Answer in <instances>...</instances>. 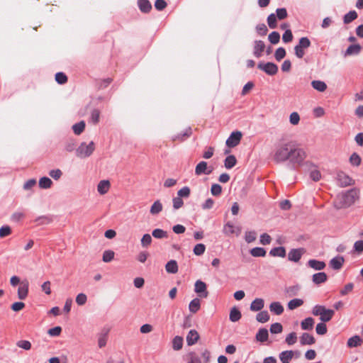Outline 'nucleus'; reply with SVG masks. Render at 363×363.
I'll use <instances>...</instances> for the list:
<instances>
[{"label": "nucleus", "instance_id": "f257e3e1", "mask_svg": "<svg viewBox=\"0 0 363 363\" xmlns=\"http://www.w3.org/2000/svg\"><path fill=\"white\" fill-rule=\"evenodd\" d=\"M306 158V152L304 149L296 147L291 142L278 145L273 155V160L275 163L279 164L289 161L293 169L303 166Z\"/></svg>", "mask_w": 363, "mask_h": 363}, {"label": "nucleus", "instance_id": "f03ea898", "mask_svg": "<svg viewBox=\"0 0 363 363\" xmlns=\"http://www.w3.org/2000/svg\"><path fill=\"white\" fill-rule=\"evenodd\" d=\"M312 313L313 315L320 316V320L323 322L330 321L334 314L335 311L332 309H327L324 306L321 305H315L312 310Z\"/></svg>", "mask_w": 363, "mask_h": 363}, {"label": "nucleus", "instance_id": "7ed1b4c3", "mask_svg": "<svg viewBox=\"0 0 363 363\" xmlns=\"http://www.w3.org/2000/svg\"><path fill=\"white\" fill-rule=\"evenodd\" d=\"M95 145L94 142H90L88 145L86 143H82L76 150V155L77 157L84 158L89 157L94 152Z\"/></svg>", "mask_w": 363, "mask_h": 363}, {"label": "nucleus", "instance_id": "20e7f679", "mask_svg": "<svg viewBox=\"0 0 363 363\" xmlns=\"http://www.w3.org/2000/svg\"><path fill=\"white\" fill-rule=\"evenodd\" d=\"M311 46V41L307 37H302L299 39L298 43L294 47L295 55L298 58H302L305 55V49Z\"/></svg>", "mask_w": 363, "mask_h": 363}, {"label": "nucleus", "instance_id": "39448f33", "mask_svg": "<svg viewBox=\"0 0 363 363\" xmlns=\"http://www.w3.org/2000/svg\"><path fill=\"white\" fill-rule=\"evenodd\" d=\"M257 68L270 76L275 75L278 72V66L274 62H259L257 65Z\"/></svg>", "mask_w": 363, "mask_h": 363}, {"label": "nucleus", "instance_id": "423d86ee", "mask_svg": "<svg viewBox=\"0 0 363 363\" xmlns=\"http://www.w3.org/2000/svg\"><path fill=\"white\" fill-rule=\"evenodd\" d=\"M242 138V133L240 131L233 132L226 140L225 144L229 147L237 146Z\"/></svg>", "mask_w": 363, "mask_h": 363}, {"label": "nucleus", "instance_id": "0eeeda50", "mask_svg": "<svg viewBox=\"0 0 363 363\" xmlns=\"http://www.w3.org/2000/svg\"><path fill=\"white\" fill-rule=\"evenodd\" d=\"M305 252V249L302 247L291 249L288 253V259L291 262H298Z\"/></svg>", "mask_w": 363, "mask_h": 363}, {"label": "nucleus", "instance_id": "6e6552de", "mask_svg": "<svg viewBox=\"0 0 363 363\" xmlns=\"http://www.w3.org/2000/svg\"><path fill=\"white\" fill-rule=\"evenodd\" d=\"M206 284L205 282L197 280L194 285V291L196 294H199L201 298H206L208 295V292L206 290Z\"/></svg>", "mask_w": 363, "mask_h": 363}, {"label": "nucleus", "instance_id": "1a4fd4ad", "mask_svg": "<svg viewBox=\"0 0 363 363\" xmlns=\"http://www.w3.org/2000/svg\"><path fill=\"white\" fill-rule=\"evenodd\" d=\"M213 172L212 167H208L205 161L200 162L195 168V174L198 176L201 174H210Z\"/></svg>", "mask_w": 363, "mask_h": 363}, {"label": "nucleus", "instance_id": "9d476101", "mask_svg": "<svg viewBox=\"0 0 363 363\" xmlns=\"http://www.w3.org/2000/svg\"><path fill=\"white\" fill-rule=\"evenodd\" d=\"M29 282L27 279L21 281L18 289V297L21 300L26 298L28 294Z\"/></svg>", "mask_w": 363, "mask_h": 363}, {"label": "nucleus", "instance_id": "9b49d317", "mask_svg": "<svg viewBox=\"0 0 363 363\" xmlns=\"http://www.w3.org/2000/svg\"><path fill=\"white\" fill-rule=\"evenodd\" d=\"M337 179L342 186H348L354 184L353 179L343 172H340L337 173Z\"/></svg>", "mask_w": 363, "mask_h": 363}, {"label": "nucleus", "instance_id": "f8f14e48", "mask_svg": "<svg viewBox=\"0 0 363 363\" xmlns=\"http://www.w3.org/2000/svg\"><path fill=\"white\" fill-rule=\"evenodd\" d=\"M345 262V259L342 256H337L333 258L330 261V267L335 270H339L342 268L343 264Z\"/></svg>", "mask_w": 363, "mask_h": 363}, {"label": "nucleus", "instance_id": "ddd939ff", "mask_svg": "<svg viewBox=\"0 0 363 363\" xmlns=\"http://www.w3.org/2000/svg\"><path fill=\"white\" fill-rule=\"evenodd\" d=\"M264 49L265 44L262 40L255 41L253 54L256 57H260Z\"/></svg>", "mask_w": 363, "mask_h": 363}, {"label": "nucleus", "instance_id": "4468645a", "mask_svg": "<svg viewBox=\"0 0 363 363\" xmlns=\"http://www.w3.org/2000/svg\"><path fill=\"white\" fill-rule=\"evenodd\" d=\"M199 339V335L196 330H191L187 336H186V342L188 345H193Z\"/></svg>", "mask_w": 363, "mask_h": 363}, {"label": "nucleus", "instance_id": "2eb2a0df", "mask_svg": "<svg viewBox=\"0 0 363 363\" xmlns=\"http://www.w3.org/2000/svg\"><path fill=\"white\" fill-rule=\"evenodd\" d=\"M294 352L293 350L283 351L279 355L280 361L282 363H289L290 361L294 357Z\"/></svg>", "mask_w": 363, "mask_h": 363}, {"label": "nucleus", "instance_id": "dca6fc26", "mask_svg": "<svg viewBox=\"0 0 363 363\" xmlns=\"http://www.w3.org/2000/svg\"><path fill=\"white\" fill-rule=\"evenodd\" d=\"M110 186L108 180H101L97 185V191L100 194L104 195L108 191Z\"/></svg>", "mask_w": 363, "mask_h": 363}, {"label": "nucleus", "instance_id": "f3484780", "mask_svg": "<svg viewBox=\"0 0 363 363\" xmlns=\"http://www.w3.org/2000/svg\"><path fill=\"white\" fill-rule=\"evenodd\" d=\"M138 6L141 12L147 13L152 9V4L148 0H138Z\"/></svg>", "mask_w": 363, "mask_h": 363}, {"label": "nucleus", "instance_id": "a211bd4d", "mask_svg": "<svg viewBox=\"0 0 363 363\" xmlns=\"http://www.w3.org/2000/svg\"><path fill=\"white\" fill-rule=\"evenodd\" d=\"M315 342L314 337L309 333H303L300 337V343L301 345H313Z\"/></svg>", "mask_w": 363, "mask_h": 363}, {"label": "nucleus", "instance_id": "6ab92c4d", "mask_svg": "<svg viewBox=\"0 0 363 363\" xmlns=\"http://www.w3.org/2000/svg\"><path fill=\"white\" fill-rule=\"evenodd\" d=\"M264 300L261 298H257L251 303L250 310L252 311H259L264 308Z\"/></svg>", "mask_w": 363, "mask_h": 363}, {"label": "nucleus", "instance_id": "aec40b11", "mask_svg": "<svg viewBox=\"0 0 363 363\" xmlns=\"http://www.w3.org/2000/svg\"><path fill=\"white\" fill-rule=\"evenodd\" d=\"M269 255L272 257H285L286 249L284 247H276L269 251Z\"/></svg>", "mask_w": 363, "mask_h": 363}, {"label": "nucleus", "instance_id": "412c9836", "mask_svg": "<svg viewBox=\"0 0 363 363\" xmlns=\"http://www.w3.org/2000/svg\"><path fill=\"white\" fill-rule=\"evenodd\" d=\"M328 276L325 272H318L313 275L312 280L316 284H320L327 281Z\"/></svg>", "mask_w": 363, "mask_h": 363}, {"label": "nucleus", "instance_id": "4be33fe9", "mask_svg": "<svg viewBox=\"0 0 363 363\" xmlns=\"http://www.w3.org/2000/svg\"><path fill=\"white\" fill-rule=\"evenodd\" d=\"M269 310L276 315H281L284 312V307L279 302L275 301L269 305Z\"/></svg>", "mask_w": 363, "mask_h": 363}, {"label": "nucleus", "instance_id": "5701e85b", "mask_svg": "<svg viewBox=\"0 0 363 363\" xmlns=\"http://www.w3.org/2000/svg\"><path fill=\"white\" fill-rule=\"evenodd\" d=\"M308 265L315 270H322L325 267L324 262L316 259H310L308 262Z\"/></svg>", "mask_w": 363, "mask_h": 363}, {"label": "nucleus", "instance_id": "b1692460", "mask_svg": "<svg viewBox=\"0 0 363 363\" xmlns=\"http://www.w3.org/2000/svg\"><path fill=\"white\" fill-rule=\"evenodd\" d=\"M362 342V338L359 335H354L348 339L347 345L348 347L359 346Z\"/></svg>", "mask_w": 363, "mask_h": 363}, {"label": "nucleus", "instance_id": "393cba45", "mask_svg": "<svg viewBox=\"0 0 363 363\" xmlns=\"http://www.w3.org/2000/svg\"><path fill=\"white\" fill-rule=\"evenodd\" d=\"M165 269L168 273L176 274L178 272V265L177 261L172 259L165 265Z\"/></svg>", "mask_w": 363, "mask_h": 363}, {"label": "nucleus", "instance_id": "a878e982", "mask_svg": "<svg viewBox=\"0 0 363 363\" xmlns=\"http://www.w3.org/2000/svg\"><path fill=\"white\" fill-rule=\"evenodd\" d=\"M241 313L238 308L234 306L233 308H231L229 316L230 321L237 322L241 318Z\"/></svg>", "mask_w": 363, "mask_h": 363}, {"label": "nucleus", "instance_id": "bb28decb", "mask_svg": "<svg viewBox=\"0 0 363 363\" xmlns=\"http://www.w3.org/2000/svg\"><path fill=\"white\" fill-rule=\"evenodd\" d=\"M361 50V46L359 44L350 45L345 52V56L357 55Z\"/></svg>", "mask_w": 363, "mask_h": 363}, {"label": "nucleus", "instance_id": "cd10ccee", "mask_svg": "<svg viewBox=\"0 0 363 363\" xmlns=\"http://www.w3.org/2000/svg\"><path fill=\"white\" fill-rule=\"evenodd\" d=\"M268 337L269 333L266 328H260L256 335L257 340L261 342H266L268 339Z\"/></svg>", "mask_w": 363, "mask_h": 363}, {"label": "nucleus", "instance_id": "c85d7f7f", "mask_svg": "<svg viewBox=\"0 0 363 363\" xmlns=\"http://www.w3.org/2000/svg\"><path fill=\"white\" fill-rule=\"evenodd\" d=\"M200 307H201V301H200V299L198 298H194L189 303V309L193 313H196L197 311H199V310L200 309Z\"/></svg>", "mask_w": 363, "mask_h": 363}, {"label": "nucleus", "instance_id": "c756f323", "mask_svg": "<svg viewBox=\"0 0 363 363\" xmlns=\"http://www.w3.org/2000/svg\"><path fill=\"white\" fill-rule=\"evenodd\" d=\"M162 211V204L160 200L155 201L150 207V213L152 215H157Z\"/></svg>", "mask_w": 363, "mask_h": 363}, {"label": "nucleus", "instance_id": "7c9ffc66", "mask_svg": "<svg viewBox=\"0 0 363 363\" xmlns=\"http://www.w3.org/2000/svg\"><path fill=\"white\" fill-rule=\"evenodd\" d=\"M358 15L355 11H350L346 13L343 17V22L345 24H348L357 18Z\"/></svg>", "mask_w": 363, "mask_h": 363}, {"label": "nucleus", "instance_id": "2f4dec72", "mask_svg": "<svg viewBox=\"0 0 363 363\" xmlns=\"http://www.w3.org/2000/svg\"><path fill=\"white\" fill-rule=\"evenodd\" d=\"M314 325L313 318L308 317L305 318L301 323V326L303 330H312Z\"/></svg>", "mask_w": 363, "mask_h": 363}, {"label": "nucleus", "instance_id": "473e14b6", "mask_svg": "<svg viewBox=\"0 0 363 363\" xmlns=\"http://www.w3.org/2000/svg\"><path fill=\"white\" fill-rule=\"evenodd\" d=\"M311 85L313 89L320 92L325 91L327 89L326 84L324 82L320 80H313L311 82Z\"/></svg>", "mask_w": 363, "mask_h": 363}, {"label": "nucleus", "instance_id": "72a5a7b5", "mask_svg": "<svg viewBox=\"0 0 363 363\" xmlns=\"http://www.w3.org/2000/svg\"><path fill=\"white\" fill-rule=\"evenodd\" d=\"M350 164L353 167H359L362 163V159L357 152H353L349 158Z\"/></svg>", "mask_w": 363, "mask_h": 363}, {"label": "nucleus", "instance_id": "f704fd0d", "mask_svg": "<svg viewBox=\"0 0 363 363\" xmlns=\"http://www.w3.org/2000/svg\"><path fill=\"white\" fill-rule=\"evenodd\" d=\"M251 255L255 257H264L266 255V250L262 247H256L250 250Z\"/></svg>", "mask_w": 363, "mask_h": 363}, {"label": "nucleus", "instance_id": "c9c22d12", "mask_svg": "<svg viewBox=\"0 0 363 363\" xmlns=\"http://www.w3.org/2000/svg\"><path fill=\"white\" fill-rule=\"evenodd\" d=\"M237 163L235 157L233 155L228 156L224 160V165L226 169L233 168Z\"/></svg>", "mask_w": 363, "mask_h": 363}, {"label": "nucleus", "instance_id": "e433bc0d", "mask_svg": "<svg viewBox=\"0 0 363 363\" xmlns=\"http://www.w3.org/2000/svg\"><path fill=\"white\" fill-rule=\"evenodd\" d=\"M303 304V301L301 298H294L291 300L288 304V308L289 310H294Z\"/></svg>", "mask_w": 363, "mask_h": 363}, {"label": "nucleus", "instance_id": "4c0bfd02", "mask_svg": "<svg viewBox=\"0 0 363 363\" xmlns=\"http://www.w3.org/2000/svg\"><path fill=\"white\" fill-rule=\"evenodd\" d=\"M152 235L155 238L157 239L167 238L168 237L167 232L160 228L153 230Z\"/></svg>", "mask_w": 363, "mask_h": 363}, {"label": "nucleus", "instance_id": "58836bf2", "mask_svg": "<svg viewBox=\"0 0 363 363\" xmlns=\"http://www.w3.org/2000/svg\"><path fill=\"white\" fill-rule=\"evenodd\" d=\"M256 320L262 323H264L269 320V315L267 311H262L256 315Z\"/></svg>", "mask_w": 363, "mask_h": 363}, {"label": "nucleus", "instance_id": "ea45409f", "mask_svg": "<svg viewBox=\"0 0 363 363\" xmlns=\"http://www.w3.org/2000/svg\"><path fill=\"white\" fill-rule=\"evenodd\" d=\"M52 184V180L47 177H43L39 180V186L41 189H49L51 187Z\"/></svg>", "mask_w": 363, "mask_h": 363}, {"label": "nucleus", "instance_id": "a19ab883", "mask_svg": "<svg viewBox=\"0 0 363 363\" xmlns=\"http://www.w3.org/2000/svg\"><path fill=\"white\" fill-rule=\"evenodd\" d=\"M84 128H85V123L83 121H82L77 123H75L72 126V130H73L74 133L77 135H80L84 131Z\"/></svg>", "mask_w": 363, "mask_h": 363}, {"label": "nucleus", "instance_id": "79ce46f5", "mask_svg": "<svg viewBox=\"0 0 363 363\" xmlns=\"http://www.w3.org/2000/svg\"><path fill=\"white\" fill-rule=\"evenodd\" d=\"M183 346V338L180 336H176L172 340V347L174 350H179Z\"/></svg>", "mask_w": 363, "mask_h": 363}, {"label": "nucleus", "instance_id": "37998d69", "mask_svg": "<svg viewBox=\"0 0 363 363\" xmlns=\"http://www.w3.org/2000/svg\"><path fill=\"white\" fill-rule=\"evenodd\" d=\"M100 111L97 108H94L91 112L89 121L93 124L96 125L99 122Z\"/></svg>", "mask_w": 363, "mask_h": 363}, {"label": "nucleus", "instance_id": "c03bdc74", "mask_svg": "<svg viewBox=\"0 0 363 363\" xmlns=\"http://www.w3.org/2000/svg\"><path fill=\"white\" fill-rule=\"evenodd\" d=\"M235 227L230 222H228L223 226V232L226 235L234 234Z\"/></svg>", "mask_w": 363, "mask_h": 363}, {"label": "nucleus", "instance_id": "a18cd8bd", "mask_svg": "<svg viewBox=\"0 0 363 363\" xmlns=\"http://www.w3.org/2000/svg\"><path fill=\"white\" fill-rule=\"evenodd\" d=\"M191 129L190 128H187L184 133H179L173 138V140H184L185 138H189L191 135Z\"/></svg>", "mask_w": 363, "mask_h": 363}, {"label": "nucleus", "instance_id": "49530a36", "mask_svg": "<svg viewBox=\"0 0 363 363\" xmlns=\"http://www.w3.org/2000/svg\"><path fill=\"white\" fill-rule=\"evenodd\" d=\"M277 16L274 13H271L267 17V23L270 28L274 29L277 27Z\"/></svg>", "mask_w": 363, "mask_h": 363}, {"label": "nucleus", "instance_id": "de8ad7c7", "mask_svg": "<svg viewBox=\"0 0 363 363\" xmlns=\"http://www.w3.org/2000/svg\"><path fill=\"white\" fill-rule=\"evenodd\" d=\"M257 238V233L254 230L246 231L245 234V240L247 243L254 242Z\"/></svg>", "mask_w": 363, "mask_h": 363}, {"label": "nucleus", "instance_id": "09e8293b", "mask_svg": "<svg viewBox=\"0 0 363 363\" xmlns=\"http://www.w3.org/2000/svg\"><path fill=\"white\" fill-rule=\"evenodd\" d=\"M268 40L272 44H277L280 40V34L277 31H273L269 35Z\"/></svg>", "mask_w": 363, "mask_h": 363}, {"label": "nucleus", "instance_id": "8fccbe9b", "mask_svg": "<svg viewBox=\"0 0 363 363\" xmlns=\"http://www.w3.org/2000/svg\"><path fill=\"white\" fill-rule=\"evenodd\" d=\"M108 331H106L104 333H101L98 338V345L100 348H102L106 346L107 341V335Z\"/></svg>", "mask_w": 363, "mask_h": 363}, {"label": "nucleus", "instance_id": "3c124183", "mask_svg": "<svg viewBox=\"0 0 363 363\" xmlns=\"http://www.w3.org/2000/svg\"><path fill=\"white\" fill-rule=\"evenodd\" d=\"M191 190L189 186H184L177 192V196L182 198H188L190 196Z\"/></svg>", "mask_w": 363, "mask_h": 363}, {"label": "nucleus", "instance_id": "603ef678", "mask_svg": "<svg viewBox=\"0 0 363 363\" xmlns=\"http://www.w3.org/2000/svg\"><path fill=\"white\" fill-rule=\"evenodd\" d=\"M114 258V252L108 250L104 252L102 259L104 262H109Z\"/></svg>", "mask_w": 363, "mask_h": 363}, {"label": "nucleus", "instance_id": "864d4df0", "mask_svg": "<svg viewBox=\"0 0 363 363\" xmlns=\"http://www.w3.org/2000/svg\"><path fill=\"white\" fill-rule=\"evenodd\" d=\"M206 250V246L205 245L202 244V243H199V244H196L194 247V253L196 255H201L204 253Z\"/></svg>", "mask_w": 363, "mask_h": 363}, {"label": "nucleus", "instance_id": "5fc2aeb1", "mask_svg": "<svg viewBox=\"0 0 363 363\" xmlns=\"http://www.w3.org/2000/svg\"><path fill=\"white\" fill-rule=\"evenodd\" d=\"M286 56V50L284 48H279L276 50L274 53L275 59L277 61H280Z\"/></svg>", "mask_w": 363, "mask_h": 363}, {"label": "nucleus", "instance_id": "6e6d98bb", "mask_svg": "<svg viewBox=\"0 0 363 363\" xmlns=\"http://www.w3.org/2000/svg\"><path fill=\"white\" fill-rule=\"evenodd\" d=\"M55 80L60 84H64L67 82V77L63 72H57L55 74Z\"/></svg>", "mask_w": 363, "mask_h": 363}, {"label": "nucleus", "instance_id": "4d7b16f0", "mask_svg": "<svg viewBox=\"0 0 363 363\" xmlns=\"http://www.w3.org/2000/svg\"><path fill=\"white\" fill-rule=\"evenodd\" d=\"M256 30L259 35H266L268 32V28L264 23H260L257 25Z\"/></svg>", "mask_w": 363, "mask_h": 363}, {"label": "nucleus", "instance_id": "13d9d810", "mask_svg": "<svg viewBox=\"0 0 363 363\" xmlns=\"http://www.w3.org/2000/svg\"><path fill=\"white\" fill-rule=\"evenodd\" d=\"M152 237L150 234H145L141 239V245L143 247H147L152 242Z\"/></svg>", "mask_w": 363, "mask_h": 363}, {"label": "nucleus", "instance_id": "bf43d9fd", "mask_svg": "<svg viewBox=\"0 0 363 363\" xmlns=\"http://www.w3.org/2000/svg\"><path fill=\"white\" fill-rule=\"evenodd\" d=\"M283 328L281 323H275L271 325L270 332L273 334H278L282 332Z\"/></svg>", "mask_w": 363, "mask_h": 363}, {"label": "nucleus", "instance_id": "052dcab7", "mask_svg": "<svg viewBox=\"0 0 363 363\" xmlns=\"http://www.w3.org/2000/svg\"><path fill=\"white\" fill-rule=\"evenodd\" d=\"M315 330H316L317 334H318V335H325L328 330L327 326L325 324V323H323V322L319 323L316 325Z\"/></svg>", "mask_w": 363, "mask_h": 363}, {"label": "nucleus", "instance_id": "680f3d73", "mask_svg": "<svg viewBox=\"0 0 363 363\" xmlns=\"http://www.w3.org/2000/svg\"><path fill=\"white\" fill-rule=\"evenodd\" d=\"M172 203H173V208L174 210H177V209L182 208L184 205V201H183L182 199L178 196L177 197L173 198Z\"/></svg>", "mask_w": 363, "mask_h": 363}, {"label": "nucleus", "instance_id": "e2e57ef3", "mask_svg": "<svg viewBox=\"0 0 363 363\" xmlns=\"http://www.w3.org/2000/svg\"><path fill=\"white\" fill-rule=\"evenodd\" d=\"M222 192V187L220 184H213L211 188V193L213 196H218Z\"/></svg>", "mask_w": 363, "mask_h": 363}, {"label": "nucleus", "instance_id": "0e129e2a", "mask_svg": "<svg viewBox=\"0 0 363 363\" xmlns=\"http://www.w3.org/2000/svg\"><path fill=\"white\" fill-rule=\"evenodd\" d=\"M296 340H297V336H296V333L294 332L289 333L286 336V340H285L286 342L289 345H292L295 344Z\"/></svg>", "mask_w": 363, "mask_h": 363}, {"label": "nucleus", "instance_id": "69168bd1", "mask_svg": "<svg viewBox=\"0 0 363 363\" xmlns=\"http://www.w3.org/2000/svg\"><path fill=\"white\" fill-rule=\"evenodd\" d=\"M289 121L291 124L296 125L299 123L300 116L297 112H293L289 116Z\"/></svg>", "mask_w": 363, "mask_h": 363}, {"label": "nucleus", "instance_id": "338daca9", "mask_svg": "<svg viewBox=\"0 0 363 363\" xmlns=\"http://www.w3.org/2000/svg\"><path fill=\"white\" fill-rule=\"evenodd\" d=\"M282 40L284 43H288L292 41L293 34L290 29L286 30L282 35Z\"/></svg>", "mask_w": 363, "mask_h": 363}, {"label": "nucleus", "instance_id": "774afa93", "mask_svg": "<svg viewBox=\"0 0 363 363\" xmlns=\"http://www.w3.org/2000/svg\"><path fill=\"white\" fill-rule=\"evenodd\" d=\"M188 357L189 361L187 363H201V359L194 352H189Z\"/></svg>", "mask_w": 363, "mask_h": 363}]
</instances>
